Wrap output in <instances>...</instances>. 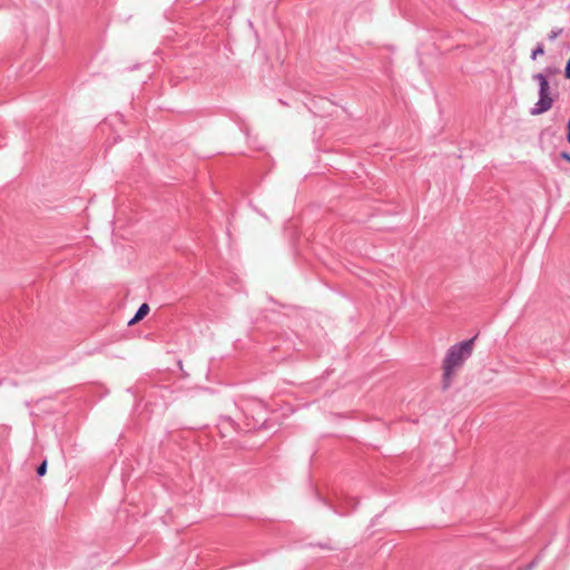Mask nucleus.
<instances>
[{
  "mask_svg": "<svg viewBox=\"0 0 570 570\" xmlns=\"http://www.w3.org/2000/svg\"><path fill=\"white\" fill-rule=\"evenodd\" d=\"M475 337L463 341L451 346L443 361V389L446 390L452 382L453 373L461 367L463 363L471 356Z\"/></svg>",
  "mask_w": 570,
  "mask_h": 570,
  "instance_id": "nucleus-1",
  "label": "nucleus"
},
{
  "mask_svg": "<svg viewBox=\"0 0 570 570\" xmlns=\"http://www.w3.org/2000/svg\"><path fill=\"white\" fill-rule=\"evenodd\" d=\"M532 79L539 85V99L534 106L530 109L532 116H539L549 111L556 100L557 95H553L547 79V76L542 72L534 73Z\"/></svg>",
  "mask_w": 570,
  "mask_h": 570,
  "instance_id": "nucleus-2",
  "label": "nucleus"
},
{
  "mask_svg": "<svg viewBox=\"0 0 570 570\" xmlns=\"http://www.w3.org/2000/svg\"><path fill=\"white\" fill-rule=\"evenodd\" d=\"M149 312L148 304L144 303L139 306L138 311L136 312L135 316L129 321V325H132L139 321H141Z\"/></svg>",
  "mask_w": 570,
  "mask_h": 570,
  "instance_id": "nucleus-3",
  "label": "nucleus"
},
{
  "mask_svg": "<svg viewBox=\"0 0 570 570\" xmlns=\"http://www.w3.org/2000/svg\"><path fill=\"white\" fill-rule=\"evenodd\" d=\"M544 55V47L542 43H538L531 52V59L535 60L539 56Z\"/></svg>",
  "mask_w": 570,
  "mask_h": 570,
  "instance_id": "nucleus-4",
  "label": "nucleus"
},
{
  "mask_svg": "<svg viewBox=\"0 0 570 570\" xmlns=\"http://www.w3.org/2000/svg\"><path fill=\"white\" fill-rule=\"evenodd\" d=\"M562 31L563 30L561 28L551 30L550 33L548 35V39L550 41L556 40L562 33Z\"/></svg>",
  "mask_w": 570,
  "mask_h": 570,
  "instance_id": "nucleus-5",
  "label": "nucleus"
},
{
  "mask_svg": "<svg viewBox=\"0 0 570 570\" xmlns=\"http://www.w3.org/2000/svg\"><path fill=\"white\" fill-rule=\"evenodd\" d=\"M46 471H47V462L43 461L37 469V474L42 476L46 474Z\"/></svg>",
  "mask_w": 570,
  "mask_h": 570,
  "instance_id": "nucleus-6",
  "label": "nucleus"
},
{
  "mask_svg": "<svg viewBox=\"0 0 570 570\" xmlns=\"http://www.w3.org/2000/svg\"><path fill=\"white\" fill-rule=\"evenodd\" d=\"M564 77L567 79H570V59L568 60L567 65H566V69H564Z\"/></svg>",
  "mask_w": 570,
  "mask_h": 570,
  "instance_id": "nucleus-7",
  "label": "nucleus"
},
{
  "mask_svg": "<svg viewBox=\"0 0 570 570\" xmlns=\"http://www.w3.org/2000/svg\"><path fill=\"white\" fill-rule=\"evenodd\" d=\"M566 130H567V141L570 144V117L566 125Z\"/></svg>",
  "mask_w": 570,
  "mask_h": 570,
  "instance_id": "nucleus-8",
  "label": "nucleus"
},
{
  "mask_svg": "<svg viewBox=\"0 0 570 570\" xmlns=\"http://www.w3.org/2000/svg\"><path fill=\"white\" fill-rule=\"evenodd\" d=\"M560 157L564 160H567L570 164V154L567 151H561Z\"/></svg>",
  "mask_w": 570,
  "mask_h": 570,
  "instance_id": "nucleus-9",
  "label": "nucleus"
},
{
  "mask_svg": "<svg viewBox=\"0 0 570 570\" xmlns=\"http://www.w3.org/2000/svg\"><path fill=\"white\" fill-rule=\"evenodd\" d=\"M318 546H320L322 549H326V550H331V549H333L331 546L325 544V543H324V544H323V543H318Z\"/></svg>",
  "mask_w": 570,
  "mask_h": 570,
  "instance_id": "nucleus-10",
  "label": "nucleus"
},
{
  "mask_svg": "<svg viewBox=\"0 0 570 570\" xmlns=\"http://www.w3.org/2000/svg\"><path fill=\"white\" fill-rule=\"evenodd\" d=\"M350 501H351V502L353 501V502H354V503H353L354 505H356V503H357L356 501H354V499H353V498L346 499V503H348Z\"/></svg>",
  "mask_w": 570,
  "mask_h": 570,
  "instance_id": "nucleus-11",
  "label": "nucleus"
},
{
  "mask_svg": "<svg viewBox=\"0 0 570 570\" xmlns=\"http://www.w3.org/2000/svg\"><path fill=\"white\" fill-rule=\"evenodd\" d=\"M337 513H341V514H344L345 512L344 511H341V510H335Z\"/></svg>",
  "mask_w": 570,
  "mask_h": 570,
  "instance_id": "nucleus-12",
  "label": "nucleus"
}]
</instances>
